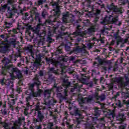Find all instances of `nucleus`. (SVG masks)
<instances>
[{"label":"nucleus","mask_w":129,"mask_h":129,"mask_svg":"<svg viewBox=\"0 0 129 129\" xmlns=\"http://www.w3.org/2000/svg\"><path fill=\"white\" fill-rule=\"evenodd\" d=\"M20 57V62L18 63V66L21 67V65L24 64L25 63V59L21 56V53H18L15 55H11L9 58L4 57L2 60L3 63L2 74L3 76L10 75L11 77L14 78H21L22 77V73L21 71L17 68H15L14 65L12 64L13 61L15 62L17 61V58Z\"/></svg>","instance_id":"obj_1"},{"label":"nucleus","mask_w":129,"mask_h":129,"mask_svg":"<svg viewBox=\"0 0 129 129\" xmlns=\"http://www.w3.org/2000/svg\"><path fill=\"white\" fill-rule=\"evenodd\" d=\"M106 12L109 15H107L104 20L101 22L104 25L103 29L102 30L103 33H107V31H109L112 28L111 24H115L117 26H120L121 22L118 21V15L122 13V9L117 8L113 3L107 5Z\"/></svg>","instance_id":"obj_2"},{"label":"nucleus","mask_w":129,"mask_h":129,"mask_svg":"<svg viewBox=\"0 0 129 129\" xmlns=\"http://www.w3.org/2000/svg\"><path fill=\"white\" fill-rule=\"evenodd\" d=\"M44 74L43 71H40L39 73V75H36V76L34 79V83L32 84L29 86V89L25 91V94L26 95H29L26 97V105L27 107L25 109L24 114L25 115H28L29 114V108H32V105H31V102H32V97H38L40 96L43 91L41 89H38L36 92L34 91V87L36 85L37 88H39V86L41 85V77L43 76Z\"/></svg>","instance_id":"obj_3"},{"label":"nucleus","mask_w":129,"mask_h":129,"mask_svg":"<svg viewBox=\"0 0 129 129\" xmlns=\"http://www.w3.org/2000/svg\"><path fill=\"white\" fill-rule=\"evenodd\" d=\"M35 109L33 110V112H34V114L37 113V118L33 119V123L36 125L35 127L32 129H42V124H43V120L44 119V114L42 113L41 111L42 109H46V108L41 105V103L38 102L35 107Z\"/></svg>","instance_id":"obj_4"},{"label":"nucleus","mask_w":129,"mask_h":129,"mask_svg":"<svg viewBox=\"0 0 129 129\" xmlns=\"http://www.w3.org/2000/svg\"><path fill=\"white\" fill-rule=\"evenodd\" d=\"M70 82L64 80L62 86L56 87V92H57L56 95L58 98L67 100V96L68 95L67 90L69 86H70Z\"/></svg>","instance_id":"obj_5"},{"label":"nucleus","mask_w":129,"mask_h":129,"mask_svg":"<svg viewBox=\"0 0 129 129\" xmlns=\"http://www.w3.org/2000/svg\"><path fill=\"white\" fill-rule=\"evenodd\" d=\"M8 4H5L2 6V11L5 12L7 11L8 13L9 18H13L17 13V9H16V1L14 0H8Z\"/></svg>","instance_id":"obj_6"},{"label":"nucleus","mask_w":129,"mask_h":129,"mask_svg":"<svg viewBox=\"0 0 129 129\" xmlns=\"http://www.w3.org/2000/svg\"><path fill=\"white\" fill-rule=\"evenodd\" d=\"M94 98H96L98 100L102 101L106 98L105 95L102 94L100 96H98V94L97 93L95 95H90L89 97L86 98H78L79 104L82 105L83 103H87V102H91Z\"/></svg>","instance_id":"obj_7"},{"label":"nucleus","mask_w":129,"mask_h":129,"mask_svg":"<svg viewBox=\"0 0 129 129\" xmlns=\"http://www.w3.org/2000/svg\"><path fill=\"white\" fill-rule=\"evenodd\" d=\"M83 113H84V111L78 109H75L74 111L72 112L73 116H76V118L75 119L76 122L75 124L70 126V128H73V127H76L77 128H79L80 122L82 121V119L84 118Z\"/></svg>","instance_id":"obj_8"},{"label":"nucleus","mask_w":129,"mask_h":129,"mask_svg":"<svg viewBox=\"0 0 129 129\" xmlns=\"http://www.w3.org/2000/svg\"><path fill=\"white\" fill-rule=\"evenodd\" d=\"M33 32L36 34L37 40H39L37 43L38 47L43 46L44 45L45 36H46V31H40L39 27H37L33 29Z\"/></svg>","instance_id":"obj_9"},{"label":"nucleus","mask_w":129,"mask_h":129,"mask_svg":"<svg viewBox=\"0 0 129 129\" xmlns=\"http://www.w3.org/2000/svg\"><path fill=\"white\" fill-rule=\"evenodd\" d=\"M93 8H96L95 9V15L96 17L97 20L99 18V14H100V9L104 8V5L103 4H99L96 3L95 5L93 6Z\"/></svg>","instance_id":"obj_10"},{"label":"nucleus","mask_w":129,"mask_h":129,"mask_svg":"<svg viewBox=\"0 0 129 129\" xmlns=\"http://www.w3.org/2000/svg\"><path fill=\"white\" fill-rule=\"evenodd\" d=\"M31 16H35V20L36 21H38L39 24L35 28H39L40 30V26H43V23H42V21H41V18H40V14L36 12L35 11L32 10L31 11Z\"/></svg>","instance_id":"obj_11"},{"label":"nucleus","mask_w":129,"mask_h":129,"mask_svg":"<svg viewBox=\"0 0 129 129\" xmlns=\"http://www.w3.org/2000/svg\"><path fill=\"white\" fill-rule=\"evenodd\" d=\"M24 122H25V117L19 118L18 121L14 123L13 126L12 127V129H20L21 124Z\"/></svg>","instance_id":"obj_12"},{"label":"nucleus","mask_w":129,"mask_h":129,"mask_svg":"<svg viewBox=\"0 0 129 129\" xmlns=\"http://www.w3.org/2000/svg\"><path fill=\"white\" fill-rule=\"evenodd\" d=\"M1 82L2 84H5L7 86H9L10 88L14 86L13 80L11 79H6L4 77L3 79L1 80Z\"/></svg>","instance_id":"obj_13"},{"label":"nucleus","mask_w":129,"mask_h":129,"mask_svg":"<svg viewBox=\"0 0 129 129\" xmlns=\"http://www.w3.org/2000/svg\"><path fill=\"white\" fill-rule=\"evenodd\" d=\"M25 51L27 52V53H28L29 56H31L32 58H33V59H36L33 45L27 46L26 47H25Z\"/></svg>","instance_id":"obj_14"},{"label":"nucleus","mask_w":129,"mask_h":129,"mask_svg":"<svg viewBox=\"0 0 129 129\" xmlns=\"http://www.w3.org/2000/svg\"><path fill=\"white\" fill-rule=\"evenodd\" d=\"M9 48H10V45L8 44L7 42H2L0 45V51L3 53H6L9 51Z\"/></svg>","instance_id":"obj_15"},{"label":"nucleus","mask_w":129,"mask_h":129,"mask_svg":"<svg viewBox=\"0 0 129 129\" xmlns=\"http://www.w3.org/2000/svg\"><path fill=\"white\" fill-rule=\"evenodd\" d=\"M73 37H78L77 38V42H82L83 41V36H82V32L80 30H78L72 34Z\"/></svg>","instance_id":"obj_16"},{"label":"nucleus","mask_w":129,"mask_h":129,"mask_svg":"<svg viewBox=\"0 0 129 129\" xmlns=\"http://www.w3.org/2000/svg\"><path fill=\"white\" fill-rule=\"evenodd\" d=\"M52 73H56V70H55V68H49V70L48 73V79L51 80V81H55V79Z\"/></svg>","instance_id":"obj_17"},{"label":"nucleus","mask_w":129,"mask_h":129,"mask_svg":"<svg viewBox=\"0 0 129 129\" xmlns=\"http://www.w3.org/2000/svg\"><path fill=\"white\" fill-rule=\"evenodd\" d=\"M125 82H123L121 80L119 81V86L122 89L125 88V86H127L129 84V78L127 76H124Z\"/></svg>","instance_id":"obj_18"},{"label":"nucleus","mask_w":129,"mask_h":129,"mask_svg":"<svg viewBox=\"0 0 129 129\" xmlns=\"http://www.w3.org/2000/svg\"><path fill=\"white\" fill-rule=\"evenodd\" d=\"M98 62L100 65H108V66H109V70L111 69V61L110 60H103L101 59H99Z\"/></svg>","instance_id":"obj_19"},{"label":"nucleus","mask_w":129,"mask_h":129,"mask_svg":"<svg viewBox=\"0 0 129 129\" xmlns=\"http://www.w3.org/2000/svg\"><path fill=\"white\" fill-rule=\"evenodd\" d=\"M82 87V85H79L78 84L77 85L75 86L71 89V92H73L74 94H78L80 92V88Z\"/></svg>","instance_id":"obj_20"},{"label":"nucleus","mask_w":129,"mask_h":129,"mask_svg":"<svg viewBox=\"0 0 129 129\" xmlns=\"http://www.w3.org/2000/svg\"><path fill=\"white\" fill-rule=\"evenodd\" d=\"M53 7H55L56 9L53 10V17L55 18H58L59 17L60 11H59V6H58L57 3H54L53 4Z\"/></svg>","instance_id":"obj_21"},{"label":"nucleus","mask_w":129,"mask_h":129,"mask_svg":"<svg viewBox=\"0 0 129 129\" xmlns=\"http://www.w3.org/2000/svg\"><path fill=\"white\" fill-rule=\"evenodd\" d=\"M126 116L129 117V113H120L118 118L117 119V120H119V123H121V122H122V121H123L124 119L126 118Z\"/></svg>","instance_id":"obj_22"},{"label":"nucleus","mask_w":129,"mask_h":129,"mask_svg":"<svg viewBox=\"0 0 129 129\" xmlns=\"http://www.w3.org/2000/svg\"><path fill=\"white\" fill-rule=\"evenodd\" d=\"M62 22L63 23H69V22H70L69 12L62 13Z\"/></svg>","instance_id":"obj_23"},{"label":"nucleus","mask_w":129,"mask_h":129,"mask_svg":"<svg viewBox=\"0 0 129 129\" xmlns=\"http://www.w3.org/2000/svg\"><path fill=\"white\" fill-rule=\"evenodd\" d=\"M117 41H116V44L117 46H118L120 44V47H124V43H125V41L123 40L121 37H118L117 38Z\"/></svg>","instance_id":"obj_24"},{"label":"nucleus","mask_w":129,"mask_h":129,"mask_svg":"<svg viewBox=\"0 0 129 129\" xmlns=\"http://www.w3.org/2000/svg\"><path fill=\"white\" fill-rule=\"evenodd\" d=\"M98 28V25H94L90 28H89L88 30V34H90V35H92L93 34L94 32H95L96 30Z\"/></svg>","instance_id":"obj_25"},{"label":"nucleus","mask_w":129,"mask_h":129,"mask_svg":"<svg viewBox=\"0 0 129 129\" xmlns=\"http://www.w3.org/2000/svg\"><path fill=\"white\" fill-rule=\"evenodd\" d=\"M44 99L47 100L50 98L51 96V90H45L44 93Z\"/></svg>","instance_id":"obj_26"},{"label":"nucleus","mask_w":129,"mask_h":129,"mask_svg":"<svg viewBox=\"0 0 129 129\" xmlns=\"http://www.w3.org/2000/svg\"><path fill=\"white\" fill-rule=\"evenodd\" d=\"M48 63L49 64L50 67H51V64H51V65H54L55 67H58V65H59V67L61 69H64V64H62L60 63L59 62H58L57 64H55L54 62H53L51 60H49L48 61Z\"/></svg>","instance_id":"obj_27"},{"label":"nucleus","mask_w":129,"mask_h":129,"mask_svg":"<svg viewBox=\"0 0 129 129\" xmlns=\"http://www.w3.org/2000/svg\"><path fill=\"white\" fill-rule=\"evenodd\" d=\"M94 110V115H95V116H96V117H97V116H99V115H100L101 111H100V109L95 108Z\"/></svg>","instance_id":"obj_28"},{"label":"nucleus","mask_w":129,"mask_h":129,"mask_svg":"<svg viewBox=\"0 0 129 129\" xmlns=\"http://www.w3.org/2000/svg\"><path fill=\"white\" fill-rule=\"evenodd\" d=\"M53 126H54V123L49 122L47 125L45 126L44 129H55Z\"/></svg>","instance_id":"obj_29"},{"label":"nucleus","mask_w":129,"mask_h":129,"mask_svg":"<svg viewBox=\"0 0 129 129\" xmlns=\"http://www.w3.org/2000/svg\"><path fill=\"white\" fill-rule=\"evenodd\" d=\"M0 124H2L5 129H11V127L9 125L8 123L0 122Z\"/></svg>","instance_id":"obj_30"},{"label":"nucleus","mask_w":129,"mask_h":129,"mask_svg":"<svg viewBox=\"0 0 129 129\" xmlns=\"http://www.w3.org/2000/svg\"><path fill=\"white\" fill-rule=\"evenodd\" d=\"M39 66H41V63L38 61H36L33 64V69H35V70H37Z\"/></svg>","instance_id":"obj_31"},{"label":"nucleus","mask_w":129,"mask_h":129,"mask_svg":"<svg viewBox=\"0 0 129 129\" xmlns=\"http://www.w3.org/2000/svg\"><path fill=\"white\" fill-rule=\"evenodd\" d=\"M20 42L18 41H17L16 40H14L13 41H12L11 42V45H13V47L14 48H16V47H17V46H18V44H19Z\"/></svg>","instance_id":"obj_32"},{"label":"nucleus","mask_w":129,"mask_h":129,"mask_svg":"<svg viewBox=\"0 0 129 129\" xmlns=\"http://www.w3.org/2000/svg\"><path fill=\"white\" fill-rule=\"evenodd\" d=\"M74 51L77 53H79L82 51V49L80 46H77L76 47L74 48Z\"/></svg>","instance_id":"obj_33"},{"label":"nucleus","mask_w":129,"mask_h":129,"mask_svg":"<svg viewBox=\"0 0 129 129\" xmlns=\"http://www.w3.org/2000/svg\"><path fill=\"white\" fill-rule=\"evenodd\" d=\"M94 0H86V2H84V5H87L88 7H89L90 6V4H91V3L93 2Z\"/></svg>","instance_id":"obj_34"},{"label":"nucleus","mask_w":129,"mask_h":129,"mask_svg":"<svg viewBox=\"0 0 129 129\" xmlns=\"http://www.w3.org/2000/svg\"><path fill=\"white\" fill-rule=\"evenodd\" d=\"M86 45L88 49H91L92 48V46H93V43H92L91 41H89L88 43L86 44Z\"/></svg>","instance_id":"obj_35"},{"label":"nucleus","mask_w":129,"mask_h":129,"mask_svg":"<svg viewBox=\"0 0 129 129\" xmlns=\"http://www.w3.org/2000/svg\"><path fill=\"white\" fill-rule=\"evenodd\" d=\"M56 101H55V100H54L53 98L48 100V104H50V105H53L54 103H56Z\"/></svg>","instance_id":"obj_36"},{"label":"nucleus","mask_w":129,"mask_h":129,"mask_svg":"<svg viewBox=\"0 0 129 129\" xmlns=\"http://www.w3.org/2000/svg\"><path fill=\"white\" fill-rule=\"evenodd\" d=\"M23 20H25V21H28V20H29L30 17H29V14L26 13L25 14V16L23 17Z\"/></svg>","instance_id":"obj_37"},{"label":"nucleus","mask_w":129,"mask_h":129,"mask_svg":"<svg viewBox=\"0 0 129 129\" xmlns=\"http://www.w3.org/2000/svg\"><path fill=\"white\" fill-rule=\"evenodd\" d=\"M13 34H18L19 32H20V30L18 29H13L12 31H11Z\"/></svg>","instance_id":"obj_38"},{"label":"nucleus","mask_w":129,"mask_h":129,"mask_svg":"<svg viewBox=\"0 0 129 129\" xmlns=\"http://www.w3.org/2000/svg\"><path fill=\"white\" fill-rule=\"evenodd\" d=\"M126 127V124H122L119 126V129H125Z\"/></svg>","instance_id":"obj_39"},{"label":"nucleus","mask_w":129,"mask_h":129,"mask_svg":"<svg viewBox=\"0 0 129 129\" xmlns=\"http://www.w3.org/2000/svg\"><path fill=\"white\" fill-rule=\"evenodd\" d=\"M13 23H10V22H7L6 23V27L7 28H11V27H12Z\"/></svg>","instance_id":"obj_40"},{"label":"nucleus","mask_w":129,"mask_h":129,"mask_svg":"<svg viewBox=\"0 0 129 129\" xmlns=\"http://www.w3.org/2000/svg\"><path fill=\"white\" fill-rule=\"evenodd\" d=\"M46 15H48V12H47L46 10H43L42 14V17L45 18L46 17Z\"/></svg>","instance_id":"obj_41"},{"label":"nucleus","mask_w":129,"mask_h":129,"mask_svg":"<svg viewBox=\"0 0 129 129\" xmlns=\"http://www.w3.org/2000/svg\"><path fill=\"white\" fill-rule=\"evenodd\" d=\"M46 2V0H39L38 1V5L39 6H41V5H43L44 3Z\"/></svg>","instance_id":"obj_42"},{"label":"nucleus","mask_w":129,"mask_h":129,"mask_svg":"<svg viewBox=\"0 0 129 129\" xmlns=\"http://www.w3.org/2000/svg\"><path fill=\"white\" fill-rule=\"evenodd\" d=\"M61 53H62V50H61V49H58L56 50V51H55L56 55L61 54Z\"/></svg>","instance_id":"obj_43"},{"label":"nucleus","mask_w":129,"mask_h":129,"mask_svg":"<svg viewBox=\"0 0 129 129\" xmlns=\"http://www.w3.org/2000/svg\"><path fill=\"white\" fill-rule=\"evenodd\" d=\"M47 42H49V43H52V42H53V41H54L53 39H52V38L50 37V36H48L47 37Z\"/></svg>","instance_id":"obj_44"},{"label":"nucleus","mask_w":129,"mask_h":129,"mask_svg":"<svg viewBox=\"0 0 129 129\" xmlns=\"http://www.w3.org/2000/svg\"><path fill=\"white\" fill-rule=\"evenodd\" d=\"M109 90H112L113 88V84H111L108 85Z\"/></svg>","instance_id":"obj_45"},{"label":"nucleus","mask_w":129,"mask_h":129,"mask_svg":"<svg viewBox=\"0 0 129 129\" xmlns=\"http://www.w3.org/2000/svg\"><path fill=\"white\" fill-rule=\"evenodd\" d=\"M87 85V86H89V87H92V86H93V83L92 82H91L90 83H88Z\"/></svg>","instance_id":"obj_46"},{"label":"nucleus","mask_w":129,"mask_h":129,"mask_svg":"<svg viewBox=\"0 0 129 129\" xmlns=\"http://www.w3.org/2000/svg\"><path fill=\"white\" fill-rule=\"evenodd\" d=\"M2 114L4 115L8 114V111H7L6 109H5L3 111H2Z\"/></svg>","instance_id":"obj_47"},{"label":"nucleus","mask_w":129,"mask_h":129,"mask_svg":"<svg viewBox=\"0 0 129 129\" xmlns=\"http://www.w3.org/2000/svg\"><path fill=\"white\" fill-rule=\"evenodd\" d=\"M65 49H66V51H70V46H69L67 45H66Z\"/></svg>","instance_id":"obj_48"},{"label":"nucleus","mask_w":129,"mask_h":129,"mask_svg":"<svg viewBox=\"0 0 129 129\" xmlns=\"http://www.w3.org/2000/svg\"><path fill=\"white\" fill-rule=\"evenodd\" d=\"M89 129H95L94 126L93 124L90 125L88 127Z\"/></svg>","instance_id":"obj_49"},{"label":"nucleus","mask_w":129,"mask_h":129,"mask_svg":"<svg viewBox=\"0 0 129 129\" xmlns=\"http://www.w3.org/2000/svg\"><path fill=\"white\" fill-rule=\"evenodd\" d=\"M11 102V104L14 105L15 104V102H16V99H12Z\"/></svg>","instance_id":"obj_50"},{"label":"nucleus","mask_w":129,"mask_h":129,"mask_svg":"<svg viewBox=\"0 0 129 129\" xmlns=\"http://www.w3.org/2000/svg\"><path fill=\"white\" fill-rule=\"evenodd\" d=\"M109 115H110V116H111L112 117H114L113 112H110V113H109Z\"/></svg>","instance_id":"obj_51"},{"label":"nucleus","mask_w":129,"mask_h":129,"mask_svg":"<svg viewBox=\"0 0 129 129\" xmlns=\"http://www.w3.org/2000/svg\"><path fill=\"white\" fill-rule=\"evenodd\" d=\"M84 24V26H87V23H88V21L87 20H85L84 22H83Z\"/></svg>","instance_id":"obj_52"},{"label":"nucleus","mask_w":129,"mask_h":129,"mask_svg":"<svg viewBox=\"0 0 129 129\" xmlns=\"http://www.w3.org/2000/svg\"><path fill=\"white\" fill-rule=\"evenodd\" d=\"M114 43H115V41L112 40L110 43V46L114 45Z\"/></svg>","instance_id":"obj_53"},{"label":"nucleus","mask_w":129,"mask_h":129,"mask_svg":"<svg viewBox=\"0 0 129 129\" xmlns=\"http://www.w3.org/2000/svg\"><path fill=\"white\" fill-rule=\"evenodd\" d=\"M74 59H75V57H74V56H71V57H70V60H71V61H73V60H74Z\"/></svg>","instance_id":"obj_54"},{"label":"nucleus","mask_w":129,"mask_h":129,"mask_svg":"<svg viewBox=\"0 0 129 129\" xmlns=\"http://www.w3.org/2000/svg\"><path fill=\"white\" fill-rule=\"evenodd\" d=\"M60 29H61V31H64L65 30V28L64 27V26L60 27Z\"/></svg>","instance_id":"obj_55"},{"label":"nucleus","mask_w":129,"mask_h":129,"mask_svg":"<svg viewBox=\"0 0 129 129\" xmlns=\"http://www.w3.org/2000/svg\"><path fill=\"white\" fill-rule=\"evenodd\" d=\"M1 38H2V39H4V38H5V35H4V34L1 35Z\"/></svg>","instance_id":"obj_56"},{"label":"nucleus","mask_w":129,"mask_h":129,"mask_svg":"<svg viewBox=\"0 0 129 129\" xmlns=\"http://www.w3.org/2000/svg\"><path fill=\"white\" fill-rule=\"evenodd\" d=\"M92 72L93 73H95V74L96 73V71H95V70H92Z\"/></svg>","instance_id":"obj_57"},{"label":"nucleus","mask_w":129,"mask_h":129,"mask_svg":"<svg viewBox=\"0 0 129 129\" xmlns=\"http://www.w3.org/2000/svg\"><path fill=\"white\" fill-rule=\"evenodd\" d=\"M100 81H101V82H103V81H104L103 80V78H101V79H100Z\"/></svg>","instance_id":"obj_58"},{"label":"nucleus","mask_w":129,"mask_h":129,"mask_svg":"<svg viewBox=\"0 0 129 129\" xmlns=\"http://www.w3.org/2000/svg\"><path fill=\"white\" fill-rule=\"evenodd\" d=\"M63 35H69V33H68V32L67 33H63Z\"/></svg>","instance_id":"obj_59"},{"label":"nucleus","mask_w":129,"mask_h":129,"mask_svg":"<svg viewBox=\"0 0 129 129\" xmlns=\"http://www.w3.org/2000/svg\"><path fill=\"white\" fill-rule=\"evenodd\" d=\"M54 123H56V122L57 121V120H56V119H54Z\"/></svg>","instance_id":"obj_60"},{"label":"nucleus","mask_w":129,"mask_h":129,"mask_svg":"<svg viewBox=\"0 0 129 129\" xmlns=\"http://www.w3.org/2000/svg\"><path fill=\"white\" fill-rule=\"evenodd\" d=\"M60 128H59L58 126L56 127V129H60Z\"/></svg>","instance_id":"obj_61"},{"label":"nucleus","mask_w":129,"mask_h":129,"mask_svg":"<svg viewBox=\"0 0 129 129\" xmlns=\"http://www.w3.org/2000/svg\"><path fill=\"white\" fill-rule=\"evenodd\" d=\"M96 64L97 65V63L96 62L94 63V65H96Z\"/></svg>","instance_id":"obj_62"},{"label":"nucleus","mask_w":129,"mask_h":129,"mask_svg":"<svg viewBox=\"0 0 129 129\" xmlns=\"http://www.w3.org/2000/svg\"><path fill=\"white\" fill-rule=\"evenodd\" d=\"M85 12L86 13H87V12H88V10H85Z\"/></svg>","instance_id":"obj_63"},{"label":"nucleus","mask_w":129,"mask_h":129,"mask_svg":"<svg viewBox=\"0 0 129 129\" xmlns=\"http://www.w3.org/2000/svg\"><path fill=\"white\" fill-rule=\"evenodd\" d=\"M47 7H48V6H47V5L45 6V7H46V8H47Z\"/></svg>","instance_id":"obj_64"}]
</instances>
